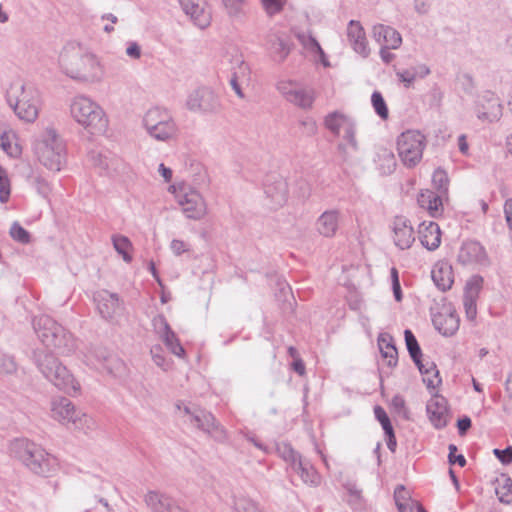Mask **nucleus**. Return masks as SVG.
I'll return each instance as SVG.
<instances>
[{
  "instance_id": "nucleus-31",
  "label": "nucleus",
  "mask_w": 512,
  "mask_h": 512,
  "mask_svg": "<svg viewBox=\"0 0 512 512\" xmlns=\"http://www.w3.org/2000/svg\"><path fill=\"white\" fill-rule=\"evenodd\" d=\"M415 365L423 375V382L426 384L427 388L434 389L441 383L439 371L434 362L421 357L419 358L418 364Z\"/></svg>"
},
{
  "instance_id": "nucleus-7",
  "label": "nucleus",
  "mask_w": 512,
  "mask_h": 512,
  "mask_svg": "<svg viewBox=\"0 0 512 512\" xmlns=\"http://www.w3.org/2000/svg\"><path fill=\"white\" fill-rule=\"evenodd\" d=\"M147 133L157 141H168L177 133V125L169 110L161 107L149 109L143 117Z\"/></svg>"
},
{
  "instance_id": "nucleus-34",
  "label": "nucleus",
  "mask_w": 512,
  "mask_h": 512,
  "mask_svg": "<svg viewBox=\"0 0 512 512\" xmlns=\"http://www.w3.org/2000/svg\"><path fill=\"white\" fill-rule=\"evenodd\" d=\"M297 463L296 470L294 471L300 475L302 481L310 486H318L321 482V477L312 464L306 459H302Z\"/></svg>"
},
{
  "instance_id": "nucleus-52",
  "label": "nucleus",
  "mask_w": 512,
  "mask_h": 512,
  "mask_svg": "<svg viewBox=\"0 0 512 512\" xmlns=\"http://www.w3.org/2000/svg\"><path fill=\"white\" fill-rule=\"evenodd\" d=\"M374 415L380 422L384 432L390 431L393 428L386 411L381 406L377 405L374 407Z\"/></svg>"
},
{
  "instance_id": "nucleus-54",
  "label": "nucleus",
  "mask_w": 512,
  "mask_h": 512,
  "mask_svg": "<svg viewBox=\"0 0 512 512\" xmlns=\"http://www.w3.org/2000/svg\"><path fill=\"white\" fill-rule=\"evenodd\" d=\"M493 454L504 465L512 462V446H507L505 449H493Z\"/></svg>"
},
{
  "instance_id": "nucleus-12",
  "label": "nucleus",
  "mask_w": 512,
  "mask_h": 512,
  "mask_svg": "<svg viewBox=\"0 0 512 512\" xmlns=\"http://www.w3.org/2000/svg\"><path fill=\"white\" fill-rule=\"evenodd\" d=\"M220 106L218 96L208 87H200L192 91L186 101V107L190 111L203 114L217 113Z\"/></svg>"
},
{
  "instance_id": "nucleus-43",
  "label": "nucleus",
  "mask_w": 512,
  "mask_h": 512,
  "mask_svg": "<svg viewBox=\"0 0 512 512\" xmlns=\"http://www.w3.org/2000/svg\"><path fill=\"white\" fill-rule=\"evenodd\" d=\"M160 338L162 339L165 346L167 347V349H169V351L172 354H174L178 357H182L184 355V352H185L184 348L180 344L179 339L177 338L174 331H170V332L166 333L165 335L161 336Z\"/></svg>"
},
{
  "instance_id": "nucleus-62",
  "label": "nucleus",
  "mask_w": 512,
  "mask_h": 512,
  "mask_svg": "<svg viewBox=\"0 0 512 512\" xmlns=\"http://www.w3.org/2000/svg\"><path fill=\"white\" fill-rule=\"evenodd\" d=\"M126 54L133 59H139L141 57V48L136 42H129Z\"/></svg>"
},
{
  "instance_id": "nucleus-11",
  "label": "nucleus",
  "mask_w": 512,
  "mask_h": 512,
  "mask_svg": "<svg viewBox=\"0 0 512 512\" xmlns=\"http://www.w3.org/2000/svg\"><path fill=\"white\" fill-rule=\"evenodd\" d=\"M174 192L175 199L187 218L200 220L206 215V203L198 191L190 187H184Z\"/></svg>"
},
{
  "instance_id": "nucleus-36",
  "label": "nucleus",
  "mask_w": 512,
  "mask_h": 512,
  "mask_svg": "<svg viewBox=\"0 0 512 512\" xmlns=\"http://www.w3.org/2000/svg\"><path fill=\"white\" fill-rule=\"evenodd\" d=\"M15 134L5 123L0 122V147L9 156H17L20 150L14 141Z\"/></svg>"
},
{
  "instance_id": "nucleus-22",
  "label": "nucleus",
  "mask_w": 512,
  "mask_h": 512,
  "mask_svg": "<svg viewBox=\"0 0 512 512\" xmlns=\"http://www.w3.org/2000/svg\"><path fill=\"white\" fill-rule=\"evenodd\" d=\"M426 411L431 424L436 429L444 428L448 423V409L443 397H434L428 401Z\"/></svg>"
},
{
  "instance_id": "nucleus-32",
  "label": "nucleus",
  "mask_w": 512,
  "mask_h": 512,
  "mask_svg": "<svg viewBox=\"0 0 512 512\" xmlns=\"http://www.w3.org/2000/svg\"><path fill=\"white\" fill-rule=\"evenodd\" d=\"M353 120L338 111L329 113L324 119L325 127L335 136H340L343 131Z\"/></svg>"
},
{
  "instance_id": "nucleus-8",
  "label": "nucleus",
  "mask_w": 512,
  "mask_h": 512,
  "mask_svg": "<svg viewBox=\"0 0 512 512\" xmlns=\"http://www.w3.org/2000/svg\"><path fill=\"white\" fill-rule=\"evenodd\" d=\"M176 408L183 413L186 421L194 425L214 440L222 442L226 439L225 429L217 422L212 413L196 406L177 403Z\"/></svg>"
},
{
  "instance_id": "nucleus-37",
  "label": "nucleus",
  "mask_w": 512,
  "mask_h": 512,
  "mask_svg": "<svg viewBox=\"0 0 512 512\" xmlns=\"http://www.w3.org/2000/svg\"><path fill=\"white\" fill-rule=\"evenodd\" d=\"M236 61H237V63H239V66H238L237 70H235L232 74V77L230 79V85H231L232 89L234 90V92L236 93V95L239 98L243 99L244 93L242 91L239 80L248 79L249 67H248V64H246L240 58H238Z\"/></svg>"
},
{
  "instance_id": "nucleus-39",
  "label": "nucleus",
  "mask_w": 512,
  "mask_h": 512,
  "mask_svg": "<svg viewBox=\"0 0 512 512\" xmlns=\"http://www.w3.org/2000/svg\"><path fill=\"white\" fill-rule=\"evenodd\" d=\"M112 243L114 249L122 256L123 260L126 263H130L132 261V255L130 254L132 249L131 241L126 236L114 235L112 237Z\"/></svg>"
},
{
  "instance_id": "nucleus-42",
  "label": "nucleus",
  "mask_w": 512,
  "mask_h": 512,
  "mask_svg": "<svg viewBox=\"0 0 512 512\" xmlns=\"http://www.w3.org/2000/svg\"><path fill=\"white\" fill-rule=\"evenodd\" d=\"M278 452L280 456L290 464L292 470H296V465L298 461H301L303 458L301 455L295 451L290 444H282L278 446Z\"/></svg>"
},
{
  "instance_id": "nucleus-41",
  "label": "nucleus",
  "mask_w": 512,
  "mask_h": 512,
  "mask_svg": "<svg viewBox=\"0 0 512 512\" xmlns=\"http://www.w3.org/2000/svg\"><path fill=\"white\" fill-rule=\"evenodd\" d=\"M405 343L410 357L415 364H418L419 358L422 357V351L418 344V341L411 330L406 329L404 331Z\"/></svg>"
},
{
  "instance_id": "nucleus-28",
  "label": "nucleus",
  "mask_w": 512,
  "mask_h": 512,
  "mask_svg": "<svg viewBox=\"0 0 512 512\" xmlns=\"http://www.w3.org/2000/svg\"><path fill=\"white\" fill-rule=\"evenodd\" d=\"M33 328L39 340L45 346L49 335L54 331L62 332V326L47 315L37 316L33 319Z\"/></svg>"
},
{
  "instance_id": "nucleus-59",
  "label": "nucleus",
  "mask_w": 512,
  "mask_h": 512,
  "mask_svg": "<svg viewBox=\"0 0 512 512\" xmlns=\"http://www.w3.org/2000/svg\"><path fill=\"white\" fill-rule=\"evenodd\" d=\"M410 499L409 493L403 485H398L394 490V500L396 503L408 502Z\"/></svg>"
},
{
  "instance_id": "nucleus-17",
  "label": "nucleus",
  "mask_w": 512,
  "mask_h": 512,
  "mask_svg": "<svg viewBox=\"0 0 512 512\" xmlns=\"http://www.w3.org/2000/svg\"><path fill=\"white\" fill-rule=\"evenodd\" d=\"M434 327L444 336H452L459 328V316L451 305H444L433 315Z\"/></svg>"
},
{
  "instance_id": "nucleus-57",
  "label": "nucleus",
  "mask_w": 512,
  "mask_h": 512,
  "mask_svg": "<svg viewBox=\"0 0 512 512\" xmlns=\"http://www.w3.org/2000/svg\"><path fill=\"white\" fill-rule=\"evenodd\" d=\"M34 186L37 192L43 197H47L51 192L50 184L41 176H36L34 178Z\"/></svg>"
},
{
  "instance_id": "nucleus-4",
  "label": "nucleus",
  "mask_w": 512,
  "mask_h": 512,
  "mask_svg": "<svg viewBox=\"0 0 512 512\" xmlns=\"http://www.w3.org/2000/svg\"><path fill=\"white\" fill-rule=\"evenodd\" d=\"M11 451L29 470L37 475L47 476L56 465V459L53 456L41 446L25 438L16 439L11 445Z\"/></svg>"
},
{
  "instance_id": "nucleus-53",
  "label": "nucleus",
  "mask_w": 512,
  "mask_h": 512,
  "mask_svg": "<svg viewBox=\"0 0 512 512\" xmlns=\"http://www.w3.org/2000/svg\"><path fill=\"white\" fill-rule=\"evenodd\" d=\"M432 181L439 191L445 192L447 190L448 179L444 170H435L432 176Z\"/></svg>"
},
{
  "instance_id": "nucleus-26",
  "label": "nucleus",
  "mask_w": 512,
  "mask_h": 512,
  "mask_svg": "<svg viewBox=\"0 0 512 512\" xmlns=\"http://www.w3.org/2000/svg\"><path fill=\"white\" fill-rule=\"evenodd\" d=\"M502 117V105L498 96L492 91H485L482 95V120L489 122L499 121Z\"/></svg>"
},
{
  "instance_id": "nucleus-44",
  "label": "nucleus",
  "mask_w": 512,
  "mask_h": 512,
  "mask_svg": "<svg viewBox=\"0 0 512 512\" xmlns=\"http://www.w3.org/2000/svg\"><path fill=\"white\" fill-rule=\"evenodd\" d=\"M233 512H260V509L253 500L246 497H237L233 502Z\"/></svg>"
},
{
  "instance_id": "nucleus-47",
  "label": "nucleus",
  "mask_w": 512,
  "mask_h": 512,
  "mask_svg": "<svg viewBox=\"0 0 512 512\" xmlns=\"http://www.w3.org/2000/svg\"><path fill=\"white\" fill-rule=\"evenodd\" d=\"M343 132H344L343 139L347 142V144H342V143L339 144V146H338L339 149L345 152L347 146H349L353 150H356L357 149V141H356V138H355V133H356L355 123L352 122L351 124H349L343 130Z\"/></svg>"
},
{
  "instance_id": "nucleus-5",
  "label": "nucleus",
  "mask_w": 512,
  "mask_h": 512,
  "mask_svg": "<svg viewBox=\"0 0 512 512\" xmlns=\"http://www.w3.org/2000/svg\"><path fill=\"white\" fill-rule=\"evenodd\" d=\"M35 153L47 169L58 172L66 164V145L55 129L46 128L35 144Z\"/></svg>"
},
{
  "instance_id": "nucleus-35",
  "label": "nucleus",
  "mask_w": 512,
  "mask_h": 512,
  "mask_svg": "<svg viewBox=\"0 0 512 512\" xmlns=\"http://www.w3.org/2000/svg\"><path fill=\"white\" fill-rule=\"evenodd\" d=\"M268 49L274 60L278 62L284 61L290 53L288 42L278 35H273L269 38Z\"/></svg>"
},
{
  "instance_id": "nucleus-63",
  "label": "nucleus",
  "mask_w": 512,
  "mask_h": 512,
  "mask_svg": "<svg viewBox=\"0 0 512 512\" xmlns=\"http://www.w3.org/2000/svg\"><path fill=\"white\" fill-rule=\"evenodd\" d=\"M471 427V419L467 416L460 418L457 421V428L459 435L463 436Z\"/></svg>"
},
{
  "instance_id": "nucleus-23",
  "label": "nucleus",
  "mask_w": 512,
  "mask_h": 512,
  "mask_svg": "<svg viewBox=\"0 0 512 512\" xmlns=\"http://www.w3.org/2000/svg\"><path fill=\"white\" fill-rule=\"evenodd\" d=\"M372 34L375 41L381 47L398 49L402 43V37L400 33L394 28L387 25H374Z\"/></svg>"
},
{
  "instance_id": "nucleus-50",
  "label": "nucleus",
  "mask_w": 512,
  "mask_h": 512,
  "mask_svg": "<svg viewBox=\"0 0 512 512\" xmlns=\"http://www.w3.org/2000/svg\"><path fill=\"white\" fill-rule=\"evenodd\" d=\"M16 368L13 357L0 351V373L11 374L16 371Z\"/></svg>"
},
{
  "instance_id": "nucleus-24",
  "label": "nucleus",
  "mask_w": 512,
  "mask_h": 512,
  "mask_svg": "<svg viewBox=\"0 0 512 512\" xmlns=\"http://www.w3.org/2000/svg\"><path fill=\"white\" fill-rule=\"evenodd\" d=\"M347 37L350 45L356 53L363 57H367L369 55L370 50L368 48L366 35L359 22L355 20H351L349 22L347 27Z\"/></svg>"
},
{
  "instance_id": "nucleus-45",
  "label": "nucleus",
  "mask_w": 512,
  "mask_h": 512,
  "mask_svg": "<svg viewBox=\"0 0 512 512\" xmlns=\"http://www.w3.org/2000/svg\"><path fill=\"white\" fill-rule=\"evenodd\" d=\"M9 234L11 238L16 242H19L21 244L30 243V233L26 229H24L18 222H13V224L10 227Z\"/></svg>"
},
{
  "instance_id": "nucleus-15",
  "label": "nucleus",
  "mask_w": 512,
  "mask_h": 512,
  "mask_svg": "<svg viewBox=\"0 0 512 512\" xmlns=\"http://www.w3.org/2000/svg\"><path fill=\"white\" fill-rule=\"evenodd\" d=\"M184 13L200 29L207 28L212 19L211 10L206 0H179Z\"/></svg>"
},
{
  "instance_id": "nucleus-25",
  "label": "nucleus",
  "mask_w": 512,
  "mask_h": 512,
  "mask_svg": "<svg viewBox=\"0 0 512 512\" xmlns=\"http://www.w3.org/2000/svg\"><path fill=\"white\" fill-rule=\"evenodd\" d=\"M419 239L421 244L428 250L437 249L441 243V231L439 225L433 221L422 222L419 225Z\"/></svg>"
},
{
  "instance_id": "nucleus-16",
  "label": "nucleus",
  "mask_w": 512,
  "mask_h": 512,
  "mask_svg": "<svg viewBox=\"0 0 512 512\" xmlns=\"http://www.w3.org/2000/svg\"><path fill=\"white\" fill-rule=\"evenodd\" d=\"M480 297V276L474 275L468 279L463 289V307L466 318L475 321L477 317V303Z\"/></svg>"
},
{
  "instance_id": "nucleus-51",
  "label": "nucleus",
  "mask_w": 512,
  "mask_h": 512,
  "mask_svg": "<svg viewBox=\"0 0 512 512\" xmlns=\"http://www.w3.org/2000/svg\"><path fill=\"white\" fill-rule=\"evenodd\" d=\"M150 352H151L152 359H153L154 363L158 367L162 368L163 370H167L169 363L163 355V350H162L161 346H159V345L153 346L151 348Z\"/></svg>"
},
{
  "instance_id": "nucleus-1",
  "label": "nucleus",
  "mask_w": 512,
  "mask_h": 512,
  "mask_svg": "<svg viewBox=\"0 0 512 512\" xmlns=\"http://www.w3.org/2000/svg\"><path fill=\"white\" fill-rule=\"evenodd\" d=\"M58 62L62 72L78 82L98 84L106 74L100 58L77 42H70L63 47Z\"/></svg>"
},
{
  "instance_id": "nucleus-38",
  "label": "nucleus",
  "mask_w": 512,
  "mask_h": 512,
  "mask_svg": "<svg viewBox=\"0 0 512 512\" xmlns=\"http://www.w3.org/2000/svg\"><path fill=\"white\" fill-rule=\"evenodd\" d=\"M498 486L495 492L500 502L510 504L512 502V480L510 477L502 474L501 479H497Z\"/></svg>"
},
{
  "instance_id": "nucleus-2",
  "label": "nucleus",
  "mask_w": 512,
  "mask_h": 512,
  "mask_svg": "<svg viewBox=\"0 0 512 512\" xmlns=\"http://www.w3.org/2000/svg\"><path fill=\"white\" fill-rule=\"evenodd\" d=\"M32 359L40 373L59 390L66 393H76L79 383L65 365L51 352L43 349L33 351Z\"/></svg>"
},
{
  "instance_id": "nucleus-14",
  "label": "nucleus",
  "mask_w": 512,
  "mask_h": 512,
  "mask_svg": "<svg viewBox=\"0 0 512 512\" xmlns=\"http://www.w3.org/2000/svg\"><path fill=\"white\" fill-rule=\"evenodd\" d=\"M93 300L99 315L107 321H113L123 312V302L117 293L98 290L93 294Z\"/></svg>"
},
{
  "instance_id": "nucleus-18",
  "label": "nucleus",
  "mask_w": 512,
  "mask_h": 512,
  "mask_svg": "<svg viewBox=\"0 0 512 512\" xmlns=\"http://www.w3.org/2000/svg\"><path fill=\"white\" fill-rule=\"evenodd\" d=\"M264 192L274 208L281 207L288 199V184L283 177L271 175L266 180Z\"/></svg>"
},
{
  "instance_id": "nucleus-56",
  "label": "nucleus",
  "mask_w": 512,
  "mask_h": 512,
  "mask_svg": "<svg viewBox=\"0 0 512 512\" xmlns=\"http://www.w3.org/2000/svg\"><path fill=\"white\" fill-rule=\"evenodd\" d=\"M170 249L175 256H180L190 251V245L180 239H173L170 243Z\"/></svg>"
},
{
  "instance_id": "nucleus-40",
  "label": "nucleus",
  "mask_w": 512,
  "mask_h": 512,
  "mask_svg": "<svg viewBox=\"0 0 512 512\" xmlns=\"http://www.w3.org/2000/svg\"><path fill=\"white\" fill-rule=\"evenodd\" d=\"M222 3L231 19L240 20L245 16V0H222Z\"/></svg>"
},
{
  "instance_id": "nucleus-60",
  "label": "nucleus",
  "mask_w": 512,
  "mask_h": 512,
  "mask_svg": "<svg viewBox=\"0 0 512 512\" xmlns=\"http://www.w3.org/2000/svg\"><path fill=\"white\" fill-rule=\"evenodd\" d=\"M262 3L269 15H274L281 10L279 0H262Z\"/></svg>"
},
{
  "instance_id": "nucleus-58",
  "label": "nucleus",
  "mask_w": 512,
  "mask_h": 512,
  "mask_svg": "<svg viewBox=\"0 0 512 512\" xmlns=\"http://www.w3.org/2000/svg\"><path fill=\"white\" fill-rule=\"evenodd\" d=\"M396 75L406 87H409L416 79V72L412 68L398 71Z\"/></svg>"
},
{
  "instance_id": "nucleus-29",
  "label": "nucleus",
  "mask_w": 512,
  "mask_h": 512,
  "mask_svg": "<svg viewBox=\"0 0 512 512\" xmlns=\"http://www.w3.org/2000/svg\"><path fill=\"white\" fill-rule=\"evenodd\" d=\"M480 244L476 241H466L458 253V261L463 266L473 267L479 263Z\"/></svg>"
},
{
  "instance_id": "nucleus-61",
  "label": "nucleus",
  "mask_w": 512,
  "mask_h": 512,
  "mask_svg": "<svg viewBox=\"0 0 512 512\" xmlns=\"http://www.w3.org/2000/svg\"><path fill=\"white\" fill-rule=\"evenodd\" d=\"M300 124L304 128V133L308 136H312L317 132L316 122L312 118H306Z\"/></svg>"
},
{
  "instance_id": "nucleus-13",
  "label": "nucleus",
  "mask_w": 512,
  "mask_h": 512,
  "mask_svg": "<svg viewBox=\"0 0 512 512\" xmlns=\"http://www.w3.org/2000/svg\"><path fill=\"white\" fill-rule=\"evenodd\" d=\"M277 89L288 102L302 109L311 108L315 100L312 88L303 87L295 81H281Z\"/></svg>"
},
{
  "instance_id": "nucleus-27",
  "label": "nucleus",
  "mask_w": 512,
  "mask_h": 512,
  "mask_svg": "<svg viewBox=\"0 0 512 512\" xmlns=\"http://www.w3.org/2000/svg\"><path fill=\"white\" fill-rule=\"evenodd\" d=\"M431 278L438 289L449 290L454 282L451 265L447 262H437L432 268Z\"/></svg>"
},
{
  "instance_id": "nucleus-64",
  "label": "nucleus",
  "mask_w": 512,
  "mask_h": 512,
  "mask_svg": "<svg viewBox=\"0 0 512 512\" xmlns=\"http://www.w3.org/2000/svg\"><path fill=\"white\" fill-rule=\"evenodd\" d=\"M504 213L508 227L512 231V199L506 200L504 204Z\"/></svg>"
},
{
  "instance_id": "nucleus-9",
  "label": "nucleus",
  "mask_w": 512,
  "mask_h": 512,
  "mask_svg": "<svg viewBox=\"0 0 512 512\" xmlns=\"http://www.w3.org/2000/svg\"><path fill=\"white\" fill-rule=\"evenodd\" d=\"M426 138L418 130H407L397 138L398 156L406 168L416 167L423 157Z\"/></svg>"
},
{
  "instance_id": "nucleus-46",
  "label": "nucleus",
  "mask_w": 512,
  "mask_h": 512,
  "mask_svg": "<svg viewBox=\"0 0 512 512\" xmlns=\"http://www.w3.org/2000/svg\"><path fill=\"white\" fill-rule=\"evenodd\" d=\"M371 102L372 106L376 112V114L381 119H387L388 118V108L386 105V102L382 96V94L378 91H374L371 96Z\"/></svg>"
},
{
  "instance_id": "nucleus-19",
  "label": "nucleus",
  "mask_w": 512,
  "mask_h": 512,
  "mask_svg": "<svg viewBox=\"0 0 512 512\" xmlns=\"http://www.w3.org/2000/svg\"><path fill=\"white\" fill-rule=\"evenodd\" d=\"M393 241L401 250L409 249L415 241L414 230L408 219L397 216L393 221Z\"/></svg>"
},
{
  "instance_id": "nucleus-20",
  "label": "nucleus",
  "mask_w": 512,
  "mask_h": 512,
  "mask_svg": "<svg viewBox=\"0 0 512 512\" xmlns=\"http://www.w3.org/2000/svg\"><path fill=\"white\" fill-rule=\"evenodd\" d=\"M45 347L54 349L58 354L68 356L76 349V342L72 334L62 326V332L54 330L45 344Z\"/></svg>"
},
{
  "instance_id": "nucleus-3",
  "label": "nucleus",
  "mask_w": 512,
  "mask_h": 512,
  "mask_svg": "<svg viewBox=\"0 0 512 512\" xmlns=\"http://www.w3.org/2000/svg\"><path fill=\"white\" fill-rule=\"evenodd\" d=\"M6 100L20 120L32 123L37 119L41 99L39 91L33 86L20 81L12 83L6 92Z\"/></svg>"
},
{
  "instance_id": "nucleus-10",
  "label": "nucleus",
  "mask_w": 512,
  "mask_h": 512,
  "mask_svg": "<svg viewBox=\"0 0 512 512\" xmlns=\"http://www.w3.org/2000/svg\"><path fill=\"white\" fill-rule=\"evenodd\" d=\"M51 417L61 423H71L79 430L91 429L94 425L93 419L77 410L73 403L65 397H58L51 402Z\"/></svg>"
},
{
  "instance_id": "nucleus-55",
  "label": "nucleus",
  "mask_w": 512,
  "mask_h": 512,
  "mask_svg": "<svg viewBox=\"0 0 512 512\" xmlns=\"http://www.w3.org/2000/svg\"><path fill=\"white\" fill-rule=\"evenodd\" d=\"M449 454L448 461L451 465L458 464L460 467H464L466 459L462 454L456 455L457 447L454 444L448 446Z\"/></svg>"
},
{
  "instance_id": "nucleus-30",
  "label": "nucleus",
  "mask_w": 512,
  "mask_h": 512,
  "mask_svg": "<svg viewBox=\"0 0 512 512\" xmlns=\"http://www.w3.org/2000/svg\"><path fill=\"white\" fill-rule=\"evenodd\" d=\"M417 201L420 207L427 210L432 217L441 215L443 204L441 197L437 193L431 190L422 191Z\"/></svg>"
},
{
  "instance_id": "nucleus-33",
  "label": "nucleus",
  "mask_w": 512,
  "mask_h": 512,
  "mask_svg": "<svg viewBox=\"0 0 512 512\" xmlns=\"http://www.w3.org/2000/svg\"><path fill=\"white\" fill-rule=\"evenodd\" d=\"M378 346L383 358L388 360V366H396L398 352L393 343V338L389 334H380L378 337Z\"/></svg>"
},
{
  "instance_id": "nucleus-49",
  "label": "nucleus",
  "mask_w": 512,
  "mask_h": 512,
  "mask_svg": "<svg viewBox=\"0 0 512 512\" xmlns=\"http://www.w3.org/2000/svg\"><path fill=\"white\" fill-rule=\"evenodd\" d=\"M152 325H153L155 332L159 335V337L172 331L165 316L162 314H158L153 318Z\"/></svg>"
},
{
  "instance_id": "nucleus-21",
  "label": "nucleus",
  "mask_w": 512,
  "mask_h": 512,
  "mask_svg": "<svg viewBox=\"0 0 512 512\" xmlns=\"http://www.w3.org/2000/svg\"><path fill=\"white\" fill-rule=\"evenodd\" d=\"M341 212L338 209L324 211L316 220V231L325 238H333L339 229Z\"/></svg>"
},
{
  "instance_id": "nucleus-48",
  "label": "nucleus",
  "mask_w": 512,
  "mask_h": 512,
  "mask_svg": "<svg viewBox=\"0 0 512 512\" xmlns=\"http://www.w3.org/2000/svg\"><path fill=\"white\" fill-rule=\"evenodd\" d=\"M10 196V180L7 171L0 166V202L6 203Z\"/></svg>"
},
{
  "instance_id": "nucleus-6",
  "label": "nucleus",
  "mask_w": 512,
  "mask_h": 512,
  "mask_svg": "<svg viewBox=\"0 0 512 512\" xmlns=\"http://www.w3.org/2000/svg\"><path fill=\"white\" fill-rule=\"evenodd\" d=\"M70 111L75 121L91 134L102 133L107 127V119L103 109L87 96L73 98Z\"/></svg>"
}]
</instances>
